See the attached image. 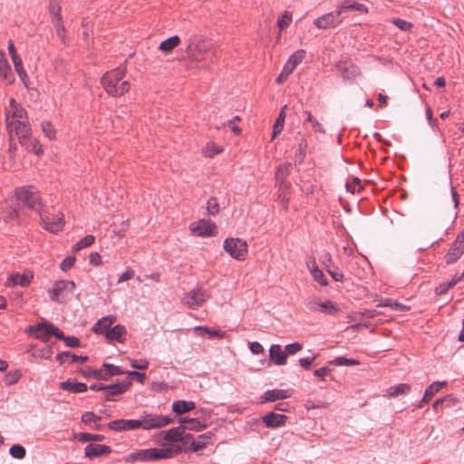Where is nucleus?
Segmentation results:
<instances>
[{"label":"nucleus","mask_w":464,"mask_h":464,"mask_svg":"<svg viewBox=\"0 0 464 464\" xmlns=\"http://www.w3.org/2000/svg\"><path fill=\"white\" fill-rule=\"evenodd\" d=\"M33 332L35 333L34 338L42 342H47L52 335L56 338L63 337V332L48 321H43L36 325L28 326L26 333L32 334Z\"/></svg>","instance_id":"nucleus-5"},{"label":"nucleus","mask_w":464,"mask_h":464,"mask_svg":"<svg viewBox=\"0 0 464 464\" xmlns=\"http://www.w3.org/2000/svg\"><path fill=\"white\" fill-rule=\"evenodd\" d=\"M75 438H77L81 442L103 441L105 440V437L102 434H92L87 432L75 434Z\"/></svg>","instance_id":"nucleus-42"},{"label":"nucleus","mask_w":464,"mask_h":464,"mask_svg":"<svg viewBox=\"0 0 464 464\" xmlns=\"http://www.w3.org/2000/svg\"><path fill=\"white\" fill-rule=\"evenodd\" d=\"M139 420H115L108 423V428L111 430L121 432L125 430H133L140 429Z\"/></svg>","instance_id":"nucleus-16"},{"label":"nucleus","mask_w":464,"mask_h":464,"mask_svg":"<svg viewBox=\"0 0 464 464\" xmlns=\"http://www.w3.org/2000/svg\"><path fill=\"white\" fill-rule=\"evenodd\" d=\"M209 297L210 293L208 290L203 289L201 286H198L186 293L183 295L181 302L188 308L196 310L202 306Z\"/></svg>","instance_id":"nucleus-8"},{"label":"nucleus","mask_w":464,"mask_h":464,"mask_svg":"<svg viewBox=\"0 0 464 464\" xmlns=\"http://www.w3.org/2000/svg\"><path fill=\"white\" fill-rule=\"evenodd\" d=\"M269 357L276 365H285L287 361L286 353L282 350V347L279 344H272L270 346Z\"/></svg>","instance_id":"nucleus-21"},{"label":"nucleus","mask_w":464,"mask_h":464,"mask_svg":"<svg viewBox=\"0 0 464 464\" xmlns=\"http://www.w3.org/2000/svg\"><path fill=\"white\" fill-rule=\"evenodd\" d=\"M16 199L38 214L42 211V202L38 190L33 186L20 187L15 189Z\"/></svg>","instance_id":"nucleus-3"},{"label":"nucleus","mask_w":464,"mask_h":464,"mask_svg":"<svg viewBox=\"0 0 464 464\" xmlns=\"http://www.w3.org/2000/svg\"><path fill=\"white\" fill-rule=\"evenodd\" d=\"M464 254V230H462L451 244L450 249L445 255L447 265L456 263Z\"/></svg>","instance_id":"nucleus-12"},{"label":"nucleus","mask_w":464,"mask_h":464,"mask_svg":"<svg viewBox=\"0 0 464 464\" xmlns=\"http://www.w3.org/2000/svg\"><path fill=\"white\" fill-rule=\"evenodd\" d=\"M25 149L30 151L34 152L36 155H41L43 153V149L41 144L36 140H32L31 136H29L28 140L25 145H24Z\"/></svg>","instance_id":"nucleus-46"},{"label":"nucleus","mask_w":464,"mask_h":464,"mask_svg":"<svg viewBox=\"0 0 464 464\" xmlns=\"http://www.w3.org/2000/svg\"><path fill=\"white\" fill-rule=\"evenodd\" d=\"M302 347H303L302 344L299 343H292L285 345V352L286 353V356L294 355V354L297 353L298 352H300L302 350Z\"/></svg>","instance_id":"nucleus-58"},{"label":"nucleus","mask_w":464,"mask_h":464,"mask_svg":"<svg viewBox=\"0 0 464 464\" xmlns=\"http://www.w3.org/2000/svg\"><path fill=\"white\" fill-rule=\"evenodd\" d=\"M329 363L336 365V366H343V365L353 366V365H359L360 362L355 359H352V358L348 359V358L340 356V357H336L334 360L330 361Z\"/></svg>","instance_id":"nucleus-45"},{"label":"nucleus","mask_w":464,"mask_h":464,"mask_svg":"<svg viewBox=\"0 0 464 464\" xmlns=\"http://www.w3.org/2000/svg\"><path fill=\"white\" fill-rule=\"evenodd\" d=\"M278 183H279V190H280L279 197L282 198V201H284L286 205L289 200V198L284 192V190H286L289 188L290 183L286 179H285V182H278Z\"/></svg>","instance_id":"nucleus-59"},{"label":"nucleus","mask_w":464,"mask_h":464,"mask_svg":"<svg viewBox=\"0 0 464 464\" xmlns=\"http://www.w3.org/2000/svg\"><path fill=\"white\" fill-rule=\"evenodd\" d=\"M342 23V18L337 12L325 14L314 21V24L319 29H329L337 26Z\"/></svg>","instance_id":"nucleus-14"},{"label":"nucleus","mask_w":464,"mask_h":464,"mask_svg":"<svg viewBox=\"0 0 464 464\" xmlns=\"http://www.w3.org/2000/svg\"><path fill=\"white\" fill-rule=\"evenodd\" d=\"M351 10H356L361 13L367 12V7L363 4L357 3L355 1L352 0H344L342 2L340 6L337 8L336 12L339 16L345 12V11H351Z\"/></svg>","instance_id":"nucleus-25"},{"label":"nucleus","mask_w":464,"mask_h":464,"mask_svg":"<svg viewBox=\"0 0 464 464\" xmlns=\"http://www.w3.org/2000/svg\"><path fill=\"white\" fill-rule=\"evenodd\" d=\"M32 278V276L26 274H13L8 277L5 285L8 287L15 285L27 286L31 283Z\"/></svg>","instance_id":"nucleus-26"},{"label":"nucleus","mask_w":464,"mask_h":464,"mask_svg":"<svg viewBox=\"0 0 464 464\" xmlns=\"http://www.w3.org/2000/svg\"><path fill=\"white\" fill-rule=\"evenodd\" d=\"M185 432V427L184 426H178L175 428H171L168 430H163L162 435L164 440L172 441V442H178L180 440H182V434Z\"/></svg>","instance_id":"nucleus-28"},{"label":"nucleus","mask_w":464,"mask_h":464,"mask_svg":"<svg viewBox=\"0 0 464 464\" xmlns=\"http://www.w3.org/2000/svg\"><path fill=\"white\" fill-rule=\"evenodd\" d=\"M105 368V371H92V377L97 380H104L108 381L111 377L115 375L123 374L124 371L121 370V367L115 366L113 364L104 362L102 365Z\"/></svg>","instance_id":"nucleus-17"},{"label":"nucleus","mask_w":464,"mask_h":464,"mask_svg":"<svg viewBox=\"0 0 464 464\" xmlns=\"http://www.w3.org/2000/svg\"><path fill=\"white\" fill-rule=\"evenodd\" d=\"M181 449H165V448H152L146 450H140L129 454L125 458L126 462H148L164 459L173 458L175 455L180 453Z\"/></svg>","instance_id":"nucleus-2"},{"label":"nucleus","mask_w":464,"mask_h":464,"mask_svg":"<svg viewBox=\"0 0 464 464\" xmlns=\"http://www.w3.org/2000/svg\"><path fill=\"white\" fill-rule=\"evenodd\" d=\"M75 261H76L75 256H67L60 264L61 270L63 272L68 271L69 269H71L73 266Z\"/></svg>","instance_id":"nucleus-55"},{"label":"nucleus","mask_w":464,"mask_h":464,"mask_svg":"<svg viewBox=\"0 0 464 464\" xmlns=\"http://www.w3.org/2000/svg\"><path fill=\"white\" fill-rule=\"evenodd\" d=\"M125 73L126 67L119 66L102 75L101 83L109 95L121 97L130 91V83L123 81Z\"/></svg>","instance_id":"nucleus-1"},{"label":"nucleus","mask_w":464,"mask_h":464,"mask_svg":"<svg viewBox=\"0 0 464 464\" xmlns=\"http://www.w3.org/2000/svg\"><path fill=\"white\" fill-rule=\"evenodd\" d=\"M292 165L290 163H285L278 166L276 172V179L277 182H285V179L288 177L291 172Z\"/></svg>","instance_id":"nucleus-41"},{"label":"nucleus","mask_w":464,"mask_h":464,"mask_svg":"<svg viewBox=\"0 0 464 464\" xmlns=\"http://www.w3.org/2000/svg\"><path fill=\"white\" fill-rule=\"evenodd\" d=\"M319 312L334 315L339 312V308L330 300H326L324 302H321L319 304Z\"/></svg>","instance_id":"nucleus-43"},{"label":"nucleus","mask_w":464,"mask_h":464,"mask_svg":"<svg viewBox=\"0 0 464 464\" xmlns=\"http://www.w3.org/2000/svg\"><path fill=\"white\" fill-rule=\"evenodd\" d=\"M12 61L14 63V69L18 73L19 77L23 82H24V79L27 77V74L24 69L22 59L19 56H17L14 57Z\"/></svg>","instance_id":"nucleus-49"},{"label":"nucleus","mask_w":464,"mask_h":464,"mask_svg":"<svg viewBox=\"0 0 464 464\" xmlns=\"http://www.w3.org/2000/svg\"><path fill=\"white\" fill-rule=\"evenodd\" d=\"M287 417L284 414L269 412L262 417L263 422L268 428H278L284 426Z\"/></svg>","instance_id":"nucleus-19"},{"label":"nucleus","mask_w":464,"mask_h":464,"mask_svg":"<svg viewBox=\"0 0 464 464\" xmlns=\"http://www.w3.org/2000/svg\"><path fill=\"white\" fill-rule=\"evenodd\" d=\"M39 217L44 229L51 233H58L64 226L63 216L61 212L49 214L41 211Z\"/></svg>","instance_id":"nucleus-10"},{"label":"nucleus","mask_w":464,"mask_h":464,"mask_svg":"<svg viewBox=\"0 0 464 464\" xmlns=\"http://www.w3.org/2000/svg\"><path fill=\"white\" fill-rule=\"evenodd\" d=\"M224 250L239 261L245 260L247 255L246 241L241 238H227L223 243Z\"/></svg>","instance_id":"nucleus-9"},{"label":"nucleus","mask_w":464,"mask_h":464,"mask_svg":"<svg viewBox=\"0 0 464 464\" xmlns=\"http://www.w3.org/2000/svg\"><path fill=\"white\" fill-rule=\"evenodd\" d=\"M392 24L401 31H409L412 27V24L401 18H394Z\"/></svg>","instance_id":"nucleus-57"},{"label":"nucleus","mask_w":464,"mask_h":464,"mask_svg":"<svg viewBox=\"0 0 464 464\" xmlns=\"http://www.w3.org/2000/svg\"><path fill=\"white\" fill-rule=\"evenodd\" d=\"M114 322L115 317L111 315L104 316L96 322L92 327V331L97 334H103L106 337L107 333L111 330V327Z\"/></svg>","instance_id":"nucleus-20"},{"label":"nucleus","mask_w":464,"mask_h":464,"mask_svg":"<svg viewBox=\"0 0 464 464\" xmlns=\"http://www.w3.org/2000/svg\"><path fill=\"white\" fill-rule=\"evenodd\" d=\"M307 267L310 270V273L314 281H316L319 285L325 286L328 285V281L324 275L323 271L319 269L316 261H313V266H310L309 263L307 264Z\"/></svg>","instance_id":"nucleus-34"},{"label":"nucleus","mask_w":464,"mask_h":464,"mask_svg":"<svg viewBox=\"0 0 464 464\" xmlns=\"http://www.w3.org/2000/svg\"><path fill=\"white\" fill-rule=\"evenodd\" d=\"M304 113L307 115L306 121L311 122L312 127H313V129L315 131H318V132H321V133H324L325 132V130L323 128L322 124L311 114L310 111H305Z\"/></svg>","instance_id":"nucleus-52"},{"label":"nucleus","mask_w":464,"mask_h":464,"mask_svg":"<svg viewBox=\"0 0 464 464\" xmlns=\"http://www.w3.org/2000/svg\"><path fill=\"white\" fill-rule=\"evenodd\" d=\"M21 376L22 374L19 371L11 372L6 375V382L8 384L16 383L20 380Z\"/></svg>","instance_id":"nucleus-61"},{"label":"nucleus","mask_w":464,"mask_h":464,"mask_svg":"<svg viewBox=\"0 0 464 464\" xmlns=\"http://www.w3.org/2000/svg\"><path fill=\"white\" fill-rule=\"evenodd\" d=\"M75 289V283L72 280H57L53 288L48 290L52 301L59 304L65 303Z\"/></svg>","instance_id":"nucleus-6"},{"label":"nucleus","mask_w":464,"mask_h":464,"mask_svg":"<svg viewBox=\"0 0 464 464\" xmlns=\"http://www.w3.org/2000/svg\"><path fill=\"white\" fill-rule=\"evenodd\" d=\"M42 130L44 133L45 137L49 140H53L56 138V130L53 127L50 121H43L42 122Z\"/></svg>","instance_id":"nucleus-48"},{"label":"nucleus","mask_w":464,"mask_h":464,"mask_svg":"<svg viewBox=\"0 0 464 464\" xmlns=\"http://www.w3.org/2000/svg\"><path fill=\"white\" fill-rule=\"evenodd\" d=\"M293 72V71H291V68H288L286 66H284L283 70L281 71L280 74L277 76V78L276 79V82L277 83H283L285 81H286V79L288 78V76Z\"/></svg>","instance_id":"nucleus-60"},{"label":"nucleus","mask_w":464,"mask_h":464,"mask_svg":"<svg viewBox=\"0 0 464 464\" xmlns=\"http://www.w3.org/2000/svg\"><path fill=\"white\" fill-rule=\"evenodd\" d=\"M181 423V426L185 427V430H194L199 431L206 428L205 424H201V422L197 419H186L180 418L179 420Z\"/></svg>","instance_id":"nucleus-36"},{"label":"nucleus","mask_w":464,"mask_h":464,"mask_svg":"<svg viewBox=\"0 0 464 464\" xmlns=\"http://www.w3.org/2000/svg\"><path fill=\"white\" fill-rule=\"evenodd\" d=\"M459 281H461V280L459 279L458 275L454 276L450 281H449L447 283H442L440 285H438L435 288V294L437 295H442L446 294L450 288H452L454 285H456Z\"/></svg>","instance_id":"nucleus-39"},{"label":"nucleus","mask_w":464,"mask_h":464,"mask_svg":"<svg viewBox=\"0 0 464 464\" xmlns=\"http://www.w3.org/2000/svg\"><path fill=\"white\" fill-rule=\"evenodd\" d=\"M306 52L304 49H299L290 55L285 66L291 68V71L294 72L295 67L300 64L303 60L305 58Z\"/></svg>","instance_id":"nucleus-32"},{"label":"nucleus","mask_w":464,"mask_h":464,"mask_svg":"<svg viewBox=\"0 0 464 464\" xmlns=\"http://www.w3.org/2000/svg\"><path fill=\"white\" fill-rule=\"evenodd\" d=\"M180 43V38L178 35H173L162 41L160 44L159 49L163 53H170Z\"/></svg>","instance_id":"nucleus-35"},{"label":"nucleus","mask_w":464,"mask_h":464,"mask_svg":"<svg viewBox=\"0 0 464 464\" xmlns=\"http://www.w3.org/2000/svg\"><path fill=\"white\" fill-rule=\"evenodd\" d=\"M0 77L7 81L9 83H12L14 81L12 69L3 51H0Z\"/></svg>","instance_id":"nucleus-24"},{"label":"nucleus","mask_w":464,"mask_h":464,"mask_svg":"<svg viewBox=\"0 0 464 464\" xmlns=\"http://www.w3.org/2000/svg\"><path fill=\"white\" fill-rule=\"evenodd\" d=\"M191 232L198 237H213L217 234V226L214 222L206 219H200L193 222L189 226Z\"/></svg>","instance_id":"nucleus-13"},{"label":"nucleus","mask_w":464,"mask_h":464,"mask_svg":"<svg viewBox=\"0 0 464 464\" xmlns=\"http://www.w3.org/2000/svg\"><path fill=\"white\" fill-rule=\"evenodd\" d=\"M49 12L53 21H60L62 19L61 6L58 0H50Z\"/></svg>","instance_id":"nucleus-44"},{"label":"nucleus","mask_w":464,"mask_h":464,"mask_svg":"<svg viewBox=\"0 0 464 464\" xmlns=\"http://www.w3.org/2000/svg\"><path fill=\"white\" fill-rule=\"evenodd\" d=\"M127 334L126 327L122 324H116L107 333L106 339L110 342L123 343Z\"/></svg>","instance_id":"nucleus-22"},{"label":"nucleus","mask_w":464,"mask_h":464,"mask_svg":"<svg viewBox=\"0 0 464 464\" xmlns=\"http://www.w3.org/2000/svg\"><path fill=\"white\" fill-rule=\"evenodd\" d=\"M111 452V447L103 444H89L84 449V455L88 459L109 455Z\"/></svg>","instance_id":"nucleus-18"},{"label":"nucleus","mask_w":464,"mask_h":464,"mask_svg":"<svg viewBox=\"0 0 464 464\" xmlns=\"http://www.w3.org/2000/svg\"><path fill=\"white\" fill-rule=\"evenodd\" d=\"M411 385H409L407 383H400L395 386H391L387 390V394L391 398H395L401 394L409 393L411 392Z\"/></svg>","instance_id":"nucleus-37"},{"label":"nucleus","mask_w":464,"mask_h":464,"mask_svg":"<svg viewBox=\"0 0 464 464\" xmlns=\"http://www.w3.org/2000/svg\"><path fill=\"white\" fill-rule=\"evenodd\" d=\"M6 127L10 136L14 133L21 145H25L29 136H31V127L27 121L11 120L9 112L5 117Z\"/></svg>","instance_id":"nucleus-7"},{"label":"nucleus","mask_w":464,"mask_h":464,"mask_svg":"<svg viewBox=\"0 0 464 464\" xmlns=\"http://www.w3.org/2000/svg\"><path fill=\"white\" fill-rule=\"evenodd\" d=\"M222 151L221 149H219L218 147L211 144V145H208L206 147V150H204V153L208 156V157H213L218 153H220Z\"/></svg>","instance_id":"nucleus-64"},{"label":"nucleus","mask_w":464,"mask_h":464,"mask_svg":"<svg viewBox=\"0 0 464 464\" xmlns=\"http://www.w3.org/2000/svg\"><path fill=\"white\" fill-rule=\"evenodd\" d=\"M129 227L130 221L128 219L123 220L120 225V228L118 230H114V234L119 237H124L125 232L128 230Z\"/></svg>","instance_id":"nucleus-63"},{"label":"nucleus","mask_w":464,"mask_h":464,"mask_svg":"<svg viewBox=\"0 0 464 464\" xmlns=\"http://www.w3.org/2000/svg\"><path fill=\"white\" fill-rule=\"evenodd\" d=\"M9 453L13 458L22 459L24 458L26 451L22 445L14 444L10 448Z\"/></svg>","instance_id":"nucleus-50"},{"label":"nucleus","mask_w":464,"mask_h":464,"mask_svg":"<svg viewBox=\"0 0 464 464\" xmlns=\"http://www.w3.org/2000/svg\"><path fill=\"white\" fill-rule=\"evenodd\" d=\"M195 402L191 401H175L172 404V411L176 414H183L195 409Z\"/></svg>","instance_id":"nucleus-30"},{"label":"nucleus","mask_w":464,"mask_h":464,"mask_svg":"<svg viewBox=\"0 0 464 464\" xmlns=\"http://www.w3.org/2000/svg\"><path fill=\"white\" fill-rule=\"evenodd\" d=\"M140 428L143 430L159 429L167 426L173 422V420L169 416H161L157 414H146L140 420Z\"/></svg>","instance_id":"nucleus-11"},{"label":"nucleus","mask_w":464,"mask_h":464,"mask_svg":"<svg viewBox=\"0 0 464 464\" xmlns=\"http://www.w3.org/2000/svg\"><path fill=\"white\" fill-rule=\"evenodd\" d=\"M345 186L347 190L352 194H354L356 191L360 192L363 189L362 180L359 178H353L351 181H348Z\"/></svg>","instance_id":"nucleus-47"},{"label":"nucleus","mask_w":464,"mask_h":464,"mask_svg":"<svg viewBox=\"0 0 464 464\" xmlns=\"http://www.w3.org/2000/svg\"><path fill=\"white\" fill-rule=\"evenodd\" d=\"M291 396L288 390H268L261 397L262 402L265 401H276L278 400L287 399Z\"/></svg>","instance_id":"nucleus-23"},{"label":"nucleus","mask_w":464,"mask_h":464,"mask_svg":"<svg viewBox=\"0 0 464 464\" xmlns=\"http://www.w3.org/2000/svg\"><path fill=\"white\" fill-rule=\"evenodd\" d=\"M82 421L87 425H91V428L93 430H101L102 425L99 423L102 418L92 411L84 412L81 418Z\"/></svg>","instance_id":"nucleus-33"},{"label":"nucleus","mask_w":464,"mask_h":464,"mask_svg":"<svg viewBox=\"0 0 464 464\" xmlns=\"http://www.w3.org/2000/svg\"><path fill=\"white\" fill-rule=\"evenodd\" d=\"M194 331L198 333L199 335H203L207 334L210 338H218L222 339L226 336V333L222 331H218L213 328H208L206 326H196Z\"/></svg>","instance_id":"nucleus-38"},{"label":"nucleus","mask_w":464,"mask_h":464,"mask_svg":"<svg viewBox=\"0 0 464 464\" xmlns=\"http://www.w3.org/2000/svg\"><path fill=\"white\" fill-rule=\"evenodd\" d=\"M292 21V14L288 11H285L281 17L277 20V25L280 28V30L285 29L287 27Z\"/></svg>","instance_id":"nucleus-51"},{"label":"nucleus","mask_w":464,"mask_h":464,"mask_svg":"<svg viewBox=\"0 0 464 464\" xmlns=\"http://www.w3.org/2000/svg\"><path fill=\"white\" fill-rule=\"evenodd\" d=\"M130 385L131 381L129 379L107 385V389L104 390L105 395L102 400L104 401H113L112 396L123 393L130 388Z\"/></svg>","instance_id":"nucleus-15"},{"label":"nucleus","mask_w":464,"mask_h":464,"mask_svg":"<svg viewBox=\"0 0 464 464\" xmlns=\"http://www.w3.org/2000/svg\"><path fill=\"white\" fill-rule=\"evenodd\" d=\"M60 388L63 391L71 392L73 393L84 392L88 389L85 383L72 381L70 379L65 382H62L60 383Z\"/></svg>","instance_id":"nucleus-27"},{"label":"nucleus","mask_w":464,"mask_h":464,"mask_svg":"<svg viewBox=\"0 0 464 464\" xmlns=\"http://www.w3.org/2000/svg\"><path fill=\"white\" fill-rule=\"evenodd\" d=\"M58 339L63 340L65 343V345L71 348H76L81 345L80 340L75 336H65L63 334V338Z\"/></svg>","instance_id":"nucleus-56"},{"label":"nucleus","mask_w":464,"mask_h":464,"mask_svg":"<svg viewBox=\"0 0 464 464\" xmlns=\"http://www.w3.org/2000/svg\"><path fill=\"white\" fill-rule=\"evenodd\" d=\"M446 382H434L428 386L424 392V395L421 399V402L428 403L433 395L438 392L441 388L446 386Z\"/></svg>","instance_id":"nucleus-31"},{"label":"nucleus","mask_w":464,"mask_h":464,"mask_svg":"<svg viewBox=\"0 0 464 464\" xmlns=\"http://www.w3.org/2000/svg\"><path fill=\"white\" fill-rule=\"evenodd\" d=\"M307 150V141L304 138H302L298 144V151L296 156L299 157V162H303L305 158Z\"/></svg>","instance_id":"nucleus-54"},{"label":"nucleus","mask_w":464,"mask_h":464,"mask_svg":"<svg viewBox=\"0 0 464 464\" xmlns=\"http://www.w3.org/2000/svg\"><path fill=\"white\" fill-rule=\"evenodd\" d=\"M10 108L12 111L11 120L27 121V112L14 99L10 100Z\"/></svg>","instance_id":"nucleus-29"},{"label":"nucleus","mask_w":464,"mask_h":464,"mask_svg":"<svg viewBox=\"0 0 464 464\" xmlns=\"http://www.w3.org/2000/svg\"><path fill=\"white\" fill-rule=\"evenodd\" d=\"M194 441V438L191 434H185V432L182 434V440H180L179 442H180V445H173L171 447H168L167 449H181L180 452L182 451H188L191 450V444Z\"/></svg>","instance_id":"nucleus-40"},{"label":"nucleus","mask_w":464,"mask_h":464,"mask_svg":"<svg viewBox=\"0 0 464 464\" xmlns=\"http://www.w3.org/2000/svg\"><path fill=\"white\" fill-rule=\"evenodd\" d=\"M207 211L209 215H217L219 212V205L216 198H211L207 203Z\"/></svg>","instance_id":"nucleus-53"},{"label":"nucleus","mask_w":464,"mask_h":464,"mask_svg":"<svg viewBox=\"0 0 464 464\" xmlns=\"http://www.w3.org/2000/svg\"><path fill=\"white\" fill-rule=\"evenodd\" d=\"M211 47L212 44L208 40L202 39L193 44L189 39L186 46V52L192 62L202 63L208 59L209 54L213 57L216 56Z\"/></svg>","instance_id":"nucleus-4"},{"label":"nucleus","mask_w":464,"mask_h":464,"mask_svg":"<svg viewBox=\"0 0 464 464\" xmlns=\"http://www.w3.org/2000/svg\"><path fill=\"white\" fill-rule=\"evenodd\" d=\"M326 271L329 273V275L332 276V278L336 282H342L343 279V275L341 271H339L337 268L331 269L330 266H327Z\"/></svg>","instance_id":"nucleus-62"}]
</instances>
